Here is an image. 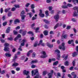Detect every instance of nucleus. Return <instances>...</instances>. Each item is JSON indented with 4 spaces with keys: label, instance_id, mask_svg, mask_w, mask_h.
I'll use <instances>...</instances> for the list:
<instances>
[{
    "label": "nucleus",
    "instance_id": "nucleus-24",
    "mask_svg": "<svg viewBox=\"0 0 78 78\" xmlns=\"http://www.w3.org/2000/svg\"><path fill=\"white\" fill-rule=\"evenodd\" d=\"M58 64V61L54 62L53 63V66H56Z\"/></svg>",
    "mask_w": 78,
    "mask_h": 78
},
{
    "label": "nucleus",
    "instance_id": "nucleus-49",
    "mask_svg": "<svg viewBox=\"0 0 78 78\" xmlns=\"http://www.w3.org/2000/svg\"><path fill=\"white\" fill-rule=\"evenodd\" d=\"M3 8H1L0 9V12L1 14H2L3 13Z\"/></svg>",
    "mask_w": 78,
    "mask_h": 78
},
{
    "label": "nucleus",
    "instance_id": "nucleus-62",
    "mask_svg": "<svg viewBox=\"0 0 78 78\" xmlns=\"http://www.w3.org/2000/svg\"><path fill=\"white\" fill-rule=\"evenodd\" d=\"M11 73H12V74H15V73H16L15 71H14V70H12L11 71Z\"/></svg>",
    "mask_w": 78,
    "mask_h": 78
},
{
    "label": "nucleus",
    "instance_id": "nucleus-38",
    "mask_svg": "<svg viewBox=\"0 0 78 78\" xmlns=\"http://www.w3.org/2000/svg\"><path fill=\"white\" fill-rule=\"evenodd\" d=\"M62 8H64L65 9H66V8H68V7L66 5H63L62 6Z\"/></svg>",
    "mask_w": 78,
    "mask_h": 78
},
{
    "label": "nucleus",
    "instance_id": "nucleus-48",
    "mask_svg": "<svg viewBox=\"0 0 78 78\" xmlns=\"http://www.w3.org/2000/svg\"><path fill=\"white\" fill-rule=\"evenodd\" d=\"M36 67V65H32L31 66V68L32 69H34V68H35Z\"/></svg>",
    "mask_w": 78,
    "mask_h": 78
},
{
    "label": "nucleus",
    "instance_id": "nucleus-1",
    "mask_svg": "<svg viewBox=\"0 0 78 78\" xmlns=\"http://www.w3.org/2000/svg\"><path fill=\"white\" fill-rule=\"evenodd\" d=\"M32 76H34L36 75H38L39 74V71L38 69H36L32 71Z\"/></svg>",
    "mask_w": 78,
    "mask_h": 78
},
{
    "label": "nucleus",
    "instance_id": "nucleus-10",
    "mask_svg": "<svg viewBox=\"0 0 78 78\" xmlns=\"http://www.w3.org/2000/svg\"><path fill=\"white\" fill-rule=\"evenodd\" d=\"M27 42V40L25 39H23L21 41V46H23L25 44V43Z\"/></svg>",
    "mask_w": 78,
    "mask_h": 78
},
{
    "label": "nucleus",
    "instance_id": "nucleus-36",
    "mask_svg": "<svg viewBox=\"0 0 78 78\" xmlns=\"http://www.w3.org/2000/svg\"><path fill=\"white\" fill-rule=\"evenodd\" d=\"M69 64V63L68 61H66L65 62V66H68Z\"/></svg>",
    "mask_w": 78,
    "mask_h": 78
},
{
    "label": "nucleus",
    "instance_id": "nucleus-58",
    "mask_svg": "<svg viewBox=\"0 0 78 78\" xmlns=\"http://www.w3.org/2000/svg\"><path fill=\"white\" fill-rule=\"evenodd\" d=\"M71 28V27L70 26H67V30H69Z\"/></svg>",
    "mask_w": 78,
    "mask_h": 78
},
{
    "label": "nucleus",
    "instance_id": "nucleus-17",
    "mask_svg": "<svg viewBox=\"0 0 78 78\" xmlns=\"http://www.w3.org/2000/svg\"><path fill=\"white\" fill-rule=\"evenodd\" d=\"M47 45L49 47V48H52L53 45V44H50V43H47Z\"/></svg>",
    "mask_w": 78,
    "mask_h": 78
},
{
    "label": "nucleus",
    "instance_id": "nucleus-15",
    "mask_svg": "<svg viewBox=\"0 0 78 78\" xmlns=\"http://www.w3.org/2000/svg\"><path fill=\"white\" fill-rule=\"evenodd\" d=\"M72 75L73 76V78H76V75L75 74L74 72H72L71 73Z\"/></svg>",
    "mask_w": 78,
    "mask_h": 78
},
{
    "label": "nucleus",
    "instance_id": "nucleus-2",
    "mask_svg": "<svg viewBox=\"0 0 78 78\" xmlns=\"http://www.w3.org/2000/svg\"><path fill=\"white\" fill-rule=\"evenodd\" d=\"M9 46V44L7 43H5V44L4 46L5 47L4 49V50L5 51H9V48L8 47V46Z\"/></svg>",
    "mask_w": 78,
    "mask_h": 78
},
{
    "label": "nucleus",
    "instance_id": "nucleus-29",
    "mask_svg": "<svg viewBox=\"0 0 78 78\" xmlns=\"http://www.w3.org/2000/svg\"><path fill=\"white\" fill-rule=\"evenodd\" d=\"M48 73V72L47 71H45L43 72V75H44V76H45Z\"/></svg>",
    "mask_w": 78,
    "mask_h": 78
},
{
    "label": "nucleus",
    "instance_id": "nucleus-50",
    "mask_svg": "<svg viewBox=\"0 0 78 78\" xmlns=\"http://www.w3.org/2000/svg\"><path fill=\"white\" fill-rule=\"evenodd\" d=\"M20 70V69L19 67H17L16 69V71H19Z\"/></svg>",
    "mask_w": 78,
    "mask_h": 78
},
{
    "label": "nucleus",
    "instance_id": "nucleus-22",
    "mask_svg": "<svg viewBox=\"0 0 78 78\" xmlns=\"http://www.w3.org/2000/svg\"><path fill=\"white\" fill-rule=\"evenodd\" d=\"M10 30V27H9L7 28V30H6V33H9Z\"/></svg>",
    "mask_w": 78,
    "mask_h": 78
},
{
    "label": "nucleus",
    "instance_id": "nucleus-52",
    "mask_svg": "<svg viewBox=\"0 0 78 78\" xmlns=\"http://www.w3.org/2000/svg\"><path fill=\"white\" fill-rule=\"evenodd\" d=\"M44 22L45 23H48V21L46 20H44Z\"/></svg>",
    "mask_w": 78,
    "mask_h": 78
},
{
    "label": "nucleus",
    "instance_id": "nucleus-14",
    "mask_svg": "<svg viewBox=\"0 0 78 78\" xmlns=\"http://www.w3.org/2000/svg\"><path fill=\"white\" fill-rule=\"evenodd\" d=\"M20 37H21V35L19 34L17 36V37L15 38L14 41H16V40L18 39L19 38H20Z\"/></svg>",
    "mask_w": 78,
    "mask_h": 78
},
{
    "label": "nucleus",
    "instance_id": "nucleus-23",
    "mask_svg": "<svg viewBox=\"0 0 78 78\" xmlns=\"http://www.w3.org/2000/svg\"><path fill=\"white\" fill-rule=\"evenodd\" d=\"M57 59H58V60H60V59H59V58L61 57V55H60V54H58L57 55Z\"/></svg>",
    "mask_w": 78,
    "mask_h": 78
},
{
    "label": "nucleus",
    "instance_id": "nucleus-4",
    "mask_svg": "<svg viewBox=\"0 0 78 78\" xmlns=\"http://www.w3.org/2000/svg\"><path fill=\"white\" fill-rule=\"evenodd\" d=\"M62 46H60L59 47V49H62V50H65V43H62Z\"/></svg>",
    "mask_w": 78,
    "mask_h": 78
},
{
    "label": "nucleus",
    "instance_id": "nucleus-20",
    "mask_svg": "<svg viewBox=\"0 0 78 78\" xmlns=\"http://www.w3.org/2000/svg\"><path fill=\"white\" fill-rule=\"evenodd\" d=\"M48 31L45 30L44 32V34L45 36H47V35H48Z\"/></svg>",
    "mask_w": 78,
    "mask_h": 78
},
{
    "label": "nucleus",
    "instance_id": "nucleus-42",
    "mask_svg": "<svg viewBox=\"0 0 78 78\" xmlns=\"http://www.w3.org/2000/svg\"><path fill=\"white\" fill-rule=\"evenodd\" d=\"M72 21H73V22H76V21L77 20H76V19H75V18H73L72 19Z\"/></svg>",
    "mask_w": 78,
    "mask_h": 78
},
{
    "label": "nucleus",
    "instance_id": "nucleus-21",
    "mask_svg": "<svg viewBox=\"0 0 78 78\" xmlns=\"http://www.w3.org/2000/svg\"><path fill=\"white\" fill-rule=\"evenodd\" d=\"M34 78H41V76L39 75V74H38L34 77Z\"/></svg>",
    "mask_w": 78,
    "mask_h": 78
},
{
    "label": "nucleus",
    "instance_id": "nucleus-5",
    "mask_svg": "<svg viewBox=\"0 0 78 78\" xmlns=\"http://www.w3.org/2000/svg\"><path fill=\"white\" fill-rule=\"evenodd\" d=\"M25 14V12H24V10L21 13V19L22 20H24L25 19V17L26 16L25 15H23Z\"/></svg>",
    "mask_w": 78,
    "mask_h": 78
},
{
    "label": "nucleus",
    "instance_id": "nucleus-16",
    "mask_svg": "<svg viewBox=\"0 0 78 78\" xmlns=\"http://www.w3.org/2000/svg\"><path fill=\"white\" fill-rule=\"evenodd\" d=\"M19 66V63L16 62L14 63V64H13L12 65V67H16Z\"/></svg>",
    "mask_w": 78,
    "mask_h": 78
},
{
    "label": "nucleus",
    "instance_id": "nucleus-59",
    "mask_svg": "<svg viewBox=\"0 0 78 78\" xmlns=\"http://www.w3.org/2000/svg\"><path fill=\"white\" fill-rule=\"evenodd\" d=\"M31 8L32 9H33L34 8V4H32L31 5Z\"/></svg>",
    "mask_w": 78,
    "mask_h": 78
},
{
    "label": "nucleus",
    "instance_id": "nucleus-61",
    "mask_svg": "<svg viewBox=\"0 0 78 78\" xmlns=\"http://www.w3.org/2000/svg\"><path fill=\"white\" fill-rule=\"evenodd\" d=\"M57 44H60V41L58 40L57 41Z\"/></svg>",
    "mask_w": 78,
    "mask_h": 78
},
{
    "label": "nucleus",
    "instance_id": "nucleus-27",
    "mask_svg": "<svg viewBox=\"0 0 78 78\" xmlns=\"http://www.w3.org/2000/svg\"><path fill=\"white\" fill-rule=\"evenodd\" d=\"M42 42H43V40L42 39L40 40L39 42V44H38V45H40L42 44Z\"/></svg>",
    "mask_w": 78,
    "mask_h": 78
},
{
    "label": "nucleus",
    "instance_id": "nucleus-26",
    "mask_svg": "<svg viewBox=\"0 0 78 78\" xmlns=\"http://www.w3.org/2000/svg\"><path fill=\"white\" fill-rule=\"evenodd\" d=\"M72 42H73V40H71V41H68V43L69 44H71V43H72Z\"/></svg>",
    "mask_w": 78,
    "mask_h": 78
},
{
    "label": "nucleus",
    "instance_id": "nucleus-31",
    "mask_svg": "<svg viewBox=\"0 0 78 78\" xmlns=\"http://www.w3.org/2000/svg\"><path fill=\"white\" fill-rule=\"evenodd\" d=\"M77 55V54L76 52H74L73 53V57H75V56H76Z\"/></svg>",
    "mask_w": 78,
    "mask_h": 78
},
{
    "label": "nucleus",
    "instance_id": "nucleus-18",
    "mask_svg": "<svg viewBox=\"0 0 78 78\" xmlns=\"http://www.w3.org/2000/svg\"><path fill=\"white\" fill-rule=\"evenodd\" d=\"M27 14L28 15H29V16L30 18H31V17H32V16L33 15V13L31 12L28 13Z\"/></svg>",
    "mask_w": 78,
    "mask_h": 78
},
{
    "label": "nucleus",
    "instance_id": "nucleus-32",
    "mask_svg": "<svg viewBox=\"0 0 78 78\" xmlns=\"http://www.w3.org/2000/svg\"><path fill=\"white\" fill-rule=\"evenodd\" d=\"M5 55L7 57H10V54L9 53H6Z\"/></svg>",
    "mask_w": 78,
    "mask_h": 78
},
{
    "label": "nucleus",
    "instance_id": "nucleus-9",
    "mask_svg": "<svg viewBox=\"0 0 78 78\" xmlns=\"http://www.w3.org/2000/svg\"><path fill=\"white\" fill-rule=\"evenodd\" d=\"M39 15L41 17H44V14L42 13V10H40Z\"/></svg>",
    "mask_w": 78,
    "mask_h": 78
},
{
    "label": "nucleus",
    "instance_id": "nucleus-7",
    "mask_svg": "<svg viewBox=\"0 0 78 78\" xmlns=\"http://www.w3.org/2000/svg\"><path fill=\"white\" fill-rule=\"evenodd\" d=\"M50 72L51 73H49L48 75V78H52V75H53V70H51Z\"/></svg>",
    "mask_w": 78,
    "mask_h": 78
},
{
    "label": "nucleus",
    "instance_id": "nucleus-12",
    "mask_svg": "<svg viewBox=\"0 0 78 78\" xmlns=\"http://www.w3.org/2000/svg\"><path fill=\"white\" fill-rule=\"evenodd\" d=\"M33 51L32 50H30L29 51L27 54V57H29L30 56V55L33 52Z\"/></svg>",
    "mask_w": 78,
    "mask_h": 78
},
{
    "label": "nucleus",
    "instance_id": "nucleus-25",
    "mask_svg": "<svg viewBox=\"0 0 78 78\" xmlns=\"http://www.w3.org/2000/svg\"><path fill=\"white\" fill-rule=\"evenodd\" d=\"M38 62L37 61V60H32L31 61V64H34V63H36V62Z\"/></svg>",
    "mask_w": 78,
    "mask_h": 78
},
{
    "label": "nucleus",
    "instance_id": "nucleus-63",
    "mask_svg": "<svg viewBox=\"0 0 78 78\" xmlns=\"http://www.w3.org/2000/svg\"><path fill=\"white\" fill-rule=\"evenodd\" d=\"M16 8H15V7H13V8H12V11H15V10H16Z\"/></svg>",
    "mask_w": 78,
    "mask_h": 78
},
{
    "label": "nucleus",
    "instance_id": "nucleus-8",
    "mask_svg": "<svg viewBox=\"0 0 78 78\" xmlns=\"http://www.w3.org/2000/svg\"><path fill=\"white\" fill-rule=\"evenodd\" d=\"M42 53L44 55H41V58H47V55H46L45 52L43 51L42 52Z\"/></svg>",
    "mask_w": 78,
    "mask_h": 78
},
{
    "label": "nucleus",
    "instance_id": "nucleus-19",
    "mask_svg": "<svg viewBox=\"0 0 78 78\" xmlns=\"http://www.w3.org/2000/svg\"><path fill=\"white\" fill-rule=\"evenodd\" d=\"M20 21L18 19H16L14 20V24H16L17 23H19Z\"/></svg>",
    "mask_w": 78,
    "mask_h": 78
},
{
    "label": "nucleus",
    "instance_id": "nucleus-28",
    "mask_svg": "<svg viewBox=\"0 0 78 78\" xmlns=\"http://www.w3.org/2000/svg\"><path fill=\"white\" fill-rule=\"evenodd\" d=\"M55 53H58V54H59V53H60V51H59L58 49L55 50Z\"/></svg>",
    "mask_w": 78,
    "mask_h": 78
},
{
    "label": "nucleus",
    "instance_id": "nucleus-54",
    "mask_svg": "<svg viewBox=\"0 0 78 78\" xmlns=\"http://www.w3.org/2000/svg\"><path fill=\"white\" fill-rule=\"evenodd\" d=\"M51 2V0H47L46 2L48 3H50Z\"/></svg>",
    "mask_w": 78,
    "mask_h": 78
},
{
    "label": "nucleus",
    "instance_id": "nucleus-40",
    "mask_svg": "<svg viewBox=\"0 0 78 78\" xmlns=\"http://www.w3.org/2000/svg\"><path fill=\"white\" fill-rule=\"evenodd\" d=\"M45 14L46 15V17H47L48 16V11H46L45 12Z\"/></svg>",
    "mask_w": 78,
    "mask_h": 78
},
{
    "label": "nucleus",
    "instance_id": "nucleus-35",
    "mask_svg": "<svg viewBox=\"0 0 78 78\" xmlns=\"http://www.w3.org/2000/svg\"><path fill=\"white\" fill-rule=\"evenodd\" d=\"M36 19H37V17L35 16H33L32 18V20H36Z\"/></svg>",
    "mask_w": 78,
    "mask_h": 78
},
{
    "label": "nucleus",
    "instance_id": "nucleus-45",
    "mask_svg": "<svg viewBox=\"0 0 78 78\" xmlns=\"http://www.w3.org/2000/svg\"><path fill=\"white\" fill-rule=\"evenodd\" d=\"M73 9H74V10H77V11L78 10V8L77 7H75L73 8Z\"/></svg>",
    "mask_w": 78,
    "mask_h": 78
},
{
    "label": "nucleus",
    "instance_id": "nucleus-39",
    "mask_svg": "<svg viewBox=\"0 0 78 78\" xmlns=\"http://www.w3.org/2000/svg\"><path fill=\"white\" fill-rule=\"evenodd\" d=\"M75 61H76V60H73V61L72 63H73V66H75Z\"/></svg>",
    "mask_w": 78,
    "mask_h": 78
},
{
    "label": "nucleus",
    "instance_id": "nucleus-55",
    "mask_svg": "<svg viewBox=\"0 0 78 78\" xmlns=\"http://www.w3.org/2000/svg\"><path fill=\"white\" fill-rule=\"evenodd\" d=\"M7 23V22H5L3 23V26H5L6 25V24Z\"/></svg>",
    "mask_w": 78,
    "mask_h": 78
},
{
    "label": "nucleus",
    "instance_id": "nucleus-64",
    "mask_svg": "<svg viewBox=\"0 0 78 78\" xmlns=\"http://www.w3.org/2000/svg\"><path fill=\"white\" fill-rule=\"evenodd\" d=\"M20 27L19 26L17 27L16 28V30H19V29H20Z\"/></svg>",
    "mask_w": 78,
    "mask_h": 78
},
{
    "label": "nucleus",
    "instance_id": "nucleus-56",
    "mask_svg": "<svg viewBox=\"0 0 78 78\" xmlns=\"http://www.w3.org/2000/svg\"><path fill=\"white\" fill-rule=\"evenodd\" d=\"M75 1L77 3H78V0H73V3H75Z\"/></svg>",
    "mask_w": 78,
    "mask_h": 78
},
{
    "label": "nucleus",
    "instance_id": "nucleus-6",
    "mask_svg": "<svg viewBox=\"0 0 78 78\" xmlns=\"http://www.w3.org/2000/svg\"><path fill=\"white\" fill-rule=\"evenodd\" d=\"M29 71H26V70H24L23 71V73L24 75H26L27 76V77L26 78H30V76L28 75V73H29Z\"/></svg>",
    "mask_w": 78,
    "mask_h": 78
},
{
    "label": "nucleus",
    "instance_id": "nucleus-43",
    "mask_svg": "<svg viewBox=\"0 0 78 78\" xmlns=\"http://www.w3.org/2000/svg\"><path fill=\"white\" fill-rule=\"evenodd\" d=\"M67 6H69V7H72V5L68 3L67 4Z\"/></svg>",
    "mask_w": 78,
    "mask_h": 78
},
{
    "label": "nucleus",
    "instance_id": "nucleus-37",
    "mask_svg": "<svg viewBox=\"0 0 78 78\" xmlns=\"http://www.w3.org/2000/svg\"><path fill=\"white\" fill-rule=\"evenodd\" d=\"M39 29H40V28H39V27H38L36 28L35 29V30H36L35 32H36V33H37V32H38V31L39 30Z\"/></svg>",
    "mask_w": 78,
    "mask_h": 78
},
{
    "label": "nucleus",
    "instance_id": "nucleus-30",
    "mask_svg": "<svg viewBox=\"0 0 78 78\" xmlns=\"http://www.w3.org/2000/svg\"><path fill=\"white\" fill-rule=\"evenodd\" d=\"M10 9V8H8V9H6L5 10V12H8L9 11Z\"/></svg>",
    "mask_w": 78,
    "mask_h": 78
},
{
    "label": "nucleus",
    "instance_id": "nucleus-3",
    "mask_svg": "<svg viewBox=\"0 0 78 78\" xmlns=\"http://www.w3.org/2000/svg\"><path fill=\"white\" fill-rule=\"evenodd\" d=\"M59 13H60V11H59L57 12V14L54 16V18L56 21V22H58V20L59 18V15L58 14H59Z\"/></svg>",
    "mask_w": 78,
    "mask_h": 78
},
{
    "label": "nucleus",
    "instance_id": "nucleus-53",
    "mask_svg": "<svg viewBox=\"0 0 78 78\" xmlns=\"http://www.w3.org/2000/svg\"><path fill=\"white\" fill-rule=\"evenodd\" d=\"M0 41H1V42H2V43L5 42V40H3L2 38H1L0 39Z\"/></svg>",
    "mask_w": 78,
    "mask_h": 78
},
{
    "label": "nucleus",
    "instance_id": "nucleus-41",
    "mask_svg": "<svg viewBox=\"0 0 78 78\" xmlns=\"http://www.w3.org/2000/svg\"><path fill=\"white\" fill-rule=\"evenodd\" d=\"M14 6L15 7V8H19L20 6H19V5H14Z\"/></svg>",
    "mask_w": 78,
    "mask_h": 78
},
{
    "label": "nucleus",
    "instance_id": "nucleus-46",
    "mask_svg": "<svg viewBox=\"0 0 78 78\" xmlns=\"http://www.w3.org/2000/svg\"><path fill=\"white\" fill-rule=\"evenodd\" d=\"M39 45H38L37 43H35L34 44V47H37V46H39Z\"/></svg>",
    "mask_w": 78,
    "mask_h": 78
},
{
    "label": "nucleus",
    "instance_id": "nucleus-60",
    "mask_svg": "<svg viewBox=\"0 0 78 78\" xmlns=\"http://www.w3.org/2000/svg\"><path fill=\"white\" fill-rule=\"evenodd\" d=\"M23 30H20V31H19V33L20 34H22V33H23Z\"/></svg>",
    "mask_w": 78,
    "mask_h": 78
},
{
    "label": "nucleus",
    "instance_id": "nucleus-33",
    "mask_svg": "<svg viewBox=\"0 0 78 78\" xmlns=\"http://www.w3.org/2000/svg\"><path fill=\"white\" fill-rule=\"evenodd\" d=\"M67 36H68V35L65 34L63 36V37L64 39H66L67 37Z\"/></svg>",
    "mask_w": 78,
    "mask_h": 78
},
{
    "label": "nucleus",
    "instance_id": "nucleus-47",
    "mask_svg": "<svg viewBox=\"0 0 78 78\" xmlns=\"http://www.w3.org/2000/svg\"><path fill=\"white\" fill-rule=\"evenodd\" d=\"M13 33L15 35H16V34H17L18 33H17V31L16 30H14L13 31Z\"/></svg>",
    "mask_w": 78,
    "mask_h": 78
},
{
    "label": "nucleus",
    "instance_id": "nucleus-44",
    "mask_svg": "<svg viewBox=\"0 0 78 78\" xmlns=\"http://www.w3.org/2000/svg\"><path fill=\"white\" fill-rule=\"evenodd\" d=\"M36 56V53L34 52L32 55V56L33 58H34Z\"/></svg>",
    "mask_w": 78,
    "mask_h": 78
},
{
    "label": "nucleus",
    "instance_id": "nucleus-13",
    "mask_svg": "<svg viewBox=\"0 0 78 78\" xmlns=\"http://www.w3.org/2000/svg\"><path fill=\"white\" fill-rule=\"evenodd\" d=\"M62 58H64V59L66 60L68 58V55H66L65 54H63L62 56Z\"/></svg>",
    "mask_w": 78,
    "mask_h": 78
},
{
    "label": "nucleus",
    "instance_id": "nucleus-11",
    "mask_svg": "<svg viewBox=\"0 0 78 78\" xmlns=\"http://www.w3.org/2000/svg\"><path fill=\"white\" fill-rule=\"evenodd\" d=\"M62 23H58L54 27V29H55L56 28H57V27L59 26V27H61V26H62Z\"/></svg>",
    "mask_w": 78,
    "mask_h": 78
},
{
    "label": "nucleus",
    "instance_id": "nucleus-51",
    "mask_svg": "<svg viewBox=\"0 0 78 78\" xmlns=\"http://www.w3.org/2000/svg\"><path fill=\"white\" fill-rule=\"evenodd\" d=\"M6 19V16H4L2 17V20H5Z\"/></svg>",
    "mask_w": 78,
    "mask_h": 78
},
{
    "label": "nucleus",
    "instance_id": "nucleus-57",
    "mask_svg": "<svg viewBox=\"0 0 78 78\" xmlns=\"http://www.w3.org/2000/svg\"><path fill=\"white\" fill-rule=\"evenodd\" d=\"M53 7L51 6H50L49 7V11H51Z\"/></svg>",
    "mask_w": 78,
    "mask_h": 78
},
{
    "label": "nucleus",
    "instance_id": "nucleus-34",
    "mask_svg": "<svg viewBox=\"0 0 78 78\" xmlns=\"http://www.w3.org/2000/svg\"><path fill=\"white\" fill-rule=\"evenodd\" d=\"M26 33H27V31L25 30L24 32L22 33L23 36H25L26 34Z\"/></svg>",
    "mask_w": 78,
    "mask_h": 78
}]
</instances>
